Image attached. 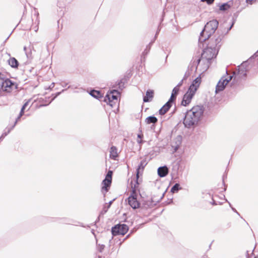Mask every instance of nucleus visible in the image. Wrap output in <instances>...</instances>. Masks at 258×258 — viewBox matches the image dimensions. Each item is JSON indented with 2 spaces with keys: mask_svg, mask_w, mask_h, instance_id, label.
<instances>
[{
  "mask_svg": "<svg viewBox=\"0 0 258 258\" xmlns=\"http://www.w3.org/2000/svg\"><path fill=\"white\" fill-rule=\"evenodd\" d=\"M112 180L109 181V179H108V180H105V178L102 180V187H101V192L103 194L104 197H105V193L107 192L111 184Z\"/></svg>",
  "mask_w": 258,
  "mask_h": 258,
  "instance_id": "ddd939ff",
  "label": "nucleus"
},
{
  "mask_svg": "<svg viewBox=\"0 0 258 258\" xmlns=\"http://www.w3.org/2000/svg\"><path fill=\"white\" fill-rule=\"evenodd\" d=\"M89 94L93 98L98 100H100L103 97V95L101 91L96 90L95 89H91L90 91Z\"/></svg>",
  "mask_w": 258,
  "mask_h": 258,
  "instance_id": "412c9836",
  "label": "nucleus"
},
{
  "mask_svg": "<svg viewBox=\"0 0 258 258\" xmlns=\"http://www.w3.org/2000/svg\"><path fill=\"white\" fill-rule=\"evenodd\" d=\"M67 89H62L60 92H56V93H55L54 94H52L51 96L48 97V99H50V98H51V99L50 100V101H49L48 103H47V104H41L40 105V107H41L46 106L48 105L57 96H58L59 95H60L62 92H64L66 90H67Z\"/></svg>",
  "mask_w": 258,
  "mask_h": 258,
  "instance_id": "f3484780",
  "label": "nucleus"
},
{
  "mask_svg": "<svg viewBox=\"0 0 258 258\" xmlns=\"http://www.w3.org/2000/svg\"><path fill=\"white\" fill-rule=\"evenodd\" d=\"M129 230V227L124 223H118L112 227L111 232L113 236L124 235Z\"/></svg>",
  "mask_w": 258,
  "mask_h": 258,
  "instance_id": "39448f33",
  "label": "nucleus"
},
{
  "mask_svg": "<svg viewBox=\"0 0 258 258\" xmlns=\"http://www.w3.org/2000/svg\"><path fill=\"white\" fill-rule=\"evenodd\" d=\"M179 167L180 163L179 161H175L173 163L171 172V175L172 178H177Z\"/></svg>",
  "mask_w": 258,
  "mask_h": 258,
  "instance_id": "4468645a",
  "label": "nucleus"
},
{
  "mask_svg": "<svg viewBox=\"0 0 258 258\" xmlns=\"http://www.w3.org/2000/svg\"><path fill=\"white\" fill-rule=\"evenodd\" d=\"M137 194L136 190V185H135L134 188H133L132 193L130 195V207L133 209H136L140 207V203L137 200Z\"/></svg>",
  "mask_w": 258,
  "mask_h": 258,
  "instance_id": "9d476101",
  "label": "nucleus"
},
{
  "mask_svg": "<svg viewBox=\"0 0 258 258\" xmlns=\"http://www.w3.org/2000/svg\"><path fill=\"white\" fill-rule=\"evenodd\" d=\"M234 25V22H232V24L231 25V26L228 28V30H227V33L229 32V31H230L232 27H233Z\"/></svg>",
  "mask_w": 258,
  "mask_h": 258,
  "instance_id": "09e8293b",
  "label": "nucleus"
},
{
  "mask_svg": "<svg viewBox=\"0 0 258 258\" xmlns=\"http://www.w3.org/2000/svg\"><path fill=\"white\" fill-rule=\"evenodd\" d=\"M50 101L49 99H48L46 97L45 98H41L40 100V102H41V104H47Z\"/></svg>",
  "mask_w": 258,
  "mask_h": 258,
  "instance_id": "58836bf2",
  "label": "nucleus"
},
{
  "mask_svg": "<svg viewBox=\"0 0 258 258\" xmlns=\"http://www.w3.org/2000/svg\"><path fill=\"white\" fill-rule=\"evenodd\" d=\"M257 56H258V50L250 57V58H253Z\"/></svg>",
  "mask_w": 258,
  "mask_h": 258,
  "instance_id": "de8ad7c7",
  "label": "nucleus"
},
{
  "mask_svg": "<svg viewBox=\"0 0 258 258\" xmlns=\"http://www.w3.org/2000/svg\"><path fill=\"white\" fill-rule=\"evenodd\" d=\"M109 208V207H108L107 205L104 204L102 210L100 212V216L104 215L107 212Z\"/></svg>",
  "mask_w": 258,
  "mask_h": 258,
  "instance_id": "72a5a7b5",
  "label": "nucleus"
},
{
  "mask_svg": "<svg viewBox=\"0 0 258 258\" xmlns=\"http://www.w3.org/2000/svg\"><path fill=\"white\" fill-rule=\"evenodd\" d=\"M71 86H69L68 87V88H71Z\"/></svg>",
  "mask_w": 258,
  "mask_h": 258,
  "instance_id": "338daca9",
  "label": "nucleus"
},
{
  "mask_svg": "<svg viewBox=\"0 0 258 258\" xmlns=\"http://www.w3.org/2000/svg\"><path fill=\"white\" fill-rule=\"evenodd\" d=\"M181 187H180V185L179 183H175L171 188L170 191L172 193H175L177 192Z\"/></svg>",
  "mask_w": 258,
  "mask_h": 258,
  "instance_id": "473e14b6",
  "label": "nucleus"
},
{
  "mask_svg": "<svg viewBox=\"0 0 258 258\" xmlns=\"http://www.w3.org/2000/svg\"><path fill=\"white\" fill-rule=\"evenodd\" d=\"M112 175H113V171L111 170H109L107 172V174L105 175V180H108V179H109V180H112Z\"/></svg>",
  "mask_w": 258,
  "mask_h": 258,
  "instance_id": "f704fd0d",
  "label": "nucleus"
},
{
  "mask_svg": "<svg viewBox=\"0 0 258 258\" xmlns=\"http://www.w3.org/2000/svg\"><path fill=\"white\" fill-rule=\"evenodd\" d=\"M154 92L152 90H148L146 92V96L144 97L143 101L145 102H149L153 97Z\"/></svg>",
  "mask_w": 258,
  "mask_h": 258,
  "instance_id": "b1692460",
  "label": "nucleus"
},
{
  "mask_svg": "<svg viewBox=\"0 0 258 258\" xmlns=\"http://www.w3.org/2000/svg\"><path fill=\"white\" fill-rule=\"evenodd\" d=\"M157 172L158 175L160 177H164L168 174L169 169L166 166H163L159 167Z\"/></svg>",
  "mask_w": 258,
  "mask_h": 258,
  "instance_id": "aec40b11",
  "label": "nucleus"
},
{
  "mask_svg": "<svg viewBox=\"0 0 258 258\" xmlns=\"http://www.w3.org/2000/svg\"><path fill=\"white\" fill-rule=\"evenodd\" d=\"M68 83L66 82H62L61 85L63 87H66Z\"/></svg>",
  "mask_w": 258,
  "mask_h": 258,
  "instance_id": "3c124183",
  "label": "nucleus"
},
{
  "mask_svg": "<svg viewBox=\"0 0 258 258\" xmlns=\"http://www.w3.org/2000/svg\"><path fill=\"white\" fill-rule=\"evenodd\" d=\"M128 237H129V234H127V235L126 236V237H125V238L124 239V240L125 239L127 238Z\"/></svg>",
  "mask_w": 258,
  "mask_h": 258,
  "instance_id": "680f3d73",
  "label": "nucleus"
},
{
  "mask_svg": "<svg viewBox=\"0 0 258 258\" xmlns=\"http://www.w3.org/2000/svg\"><path fill=\"white\" fill-rule=\"evenodd\" d=\"M179 90V88L176 86L173 88L171 97L169 99L170 101L173 102V101L176 99V95L178 94Z\"/></svg>",
  "mask_w": 258,
  "mask_h": 258,
  "instance_id": "a878e982",
  "label": "nucleus"
},
{
  "mask_svg": "<svg viewBox=\"0 0 258 258\" xmlns=\"http://www.w3.org/2000/svg\"><path fill=\"white\" fill-rule=\"evenodd\" d=\"M158 121L157 118L154 116H150L147 117L145 119V122L147 124L156 123Z\"/></svg>",
  "mask_w": 258,
  "mask_h": 258,
  "instance_id": "bb28decb",
  "label": "nucleus"
},
{
  "mask_svg": "<svg viewBox=\"0 0 258 258\" xmlns=\"http://www.w3.org/2000/svg\"><path fill=\"white\" fill-rule=\"evenodd\" d=\"M247 62H243L238 67V69L236 72H234L233 73V77L234 79H244L246 77L247 72Z\"/></svg>",
  "mask_w": 258,
  "mask_h": 258,
  "instance_id": "0eeeda50",
  "label": "nucleus"
},
{
  "mask_svg": "<svg viewBox=\"0 0 258 258\" xmlns=\"http://www.w3.org/2000/svg\"><path fill=\"white\" fill-rule=\"evenodd\" d=\"M208 67V64H207L206 66V67L205 68V70H207Z\"/></svg>",
  "mask_w": 258,
  "mask_h": 258,
  "instance_id": "e2e57ef3",
  "label": "nucleus"
},
{
  "mask_svg": "<svg viewBox=\"0 0 258 258\" xmlns=\"http://www.w3.org/2000/svg\"><path fill=\"white\" fill-rule=\"evenodd\" d=\"M226 201L229 203V206H230V207L231 208L233 212H235V213H236L238 216H240L239 213L236 211V210L234 208H233V207H232L231 206V204H230L229 202H228L227 201Z\"/></svg>",
  "mask_w": 258,
  "mask_h": 258,
  "instance_id": "79ce46f5",
  "label": "nucleus"
},
{
  "mask_svg": "<svg viewBox=\"0 0 258 258\" xmlns=\"http://www.w3.org/2000/svg\"><path fill=\"white\" fill-rule=\"evenodd\" d=\"M98 258H102V256L101 255H98Z\"/></svg>",
  "mask_w": 258,
  "mask_h": 258,
  "instance_id": "0e129e2a",
  "label": "nucleus"
},
{
  "mask_svg": "<svg viewBox=\"0 0 258 258\" xmlns=\"http://www.w3.org/2000/svg\"><path fill=\"white\" fill-rule=\"evenodd\" d=\"M30 99L27 100L22 106L20 113H21V115H23L25 112V110L27 106L29 105V103L30 101Z\"/></svg>",
  "mask_w": 258,
  "mask_h": 258,
  "instance_id": "2f4dec72",
  "label": "nucleus"
},
{
  "mask_svg": "<svg viewBox=\"0 0 258 258\" xmlns=\"http://www.w3.org/2000/svg\"><path fill=\"white\" fill-rule=\"evenodd\" d=\"M23 115H21V113H19V115L18 116V117L16 118V120H15V121L14 123V124L12 126V128H14V127L15 126V125H16V124L17 123V122L20 120V118Z\"/></svg>",
  "mask_w": 258,
  "mask_h": 258,
  "instance_id": "e433bc0d",
  "label": "nucleus"
},
{
  "mask_svg": "<svg viewBox=\"0 0 258 258\" xmlns=\"http://www.w3.org/2000/svg\"><path fill=\"white\" fill-rule=\"evenodd\" d=\"M128 75L129 74H126L123 78H121L118 82H117V85L120 90H122L123 88H125L124 85L125 84L127 83V82L129 79Z\"/></svg>",
  "mask_w": 258,
  "mask_h": 258,
  "instance_id": "6ab92c4d",
  "label": "nucleus"
},
{
  "mask_svg": "<svg viewBox=\"0 0 258 258\" xmlns=\"http://www.w3.org/2000/svg\"><path fill=\"white\" fill-rule=\"evenodd\" d=\"M233 76H229V79L225 78L224 77L221 78L216 86L215 92L218 93L219 92L223 91L226 85L229 83L230 81L231 80Z\"/></svg>",
  "mask_w": 258,
  "mask_h": 258,
  "instance_id": "1a4fd4ad",
  "label": "nucleus"
},
{
  "mask_svg": "<svg viewBox=\"0 0 258 258\" xmlns=\"http://www.w3.org/2000/svg\"><path fill=\"white\" fill-rule=\"evenodd\" d=\"M219 22L216 20H213L207 22L205 25L204 29L200 33L199 41L201 42L205 41L217 30Z\"/></svg>",
  "mask_w": 258,
  "mask_h": 258,
  "instance_id": "f03ea898",
  "label": "nucleus"
},
{
  "mask_svg": "<svg viewBox=\"0 0 258 258\" xmlns=\"http://www.w3.org/2000/svg\"><path fill=\"white\" fill-rule=\"evenodd\" d=\"M13 129V128H12V126L10 127L6 128L0 137V142L3 140V139L11 132Z\"/></svg>",
  "mask_w": 258,
  "mask_h": 258,
  "instance_id": "c85d7f7f",
  "label": "nucleus"
},
{
  "mask_svg": "<svg viewBox=\"0 0 258 258\" xmlns=\"http://www.w3.org/2000/svg\"><path fill=\"white\" fill-rule=\"evenodd\" d=\"M195 94V92L188 89L187 92L183 96V99L181 102V105L186 106L189 104Z\"/></svg>",
  "mask_w": 258,
  "mask_h": 258,
  "instance_id": "9b49d317",
  "label": "nucleus"
},
{
  "mask_svg": "<svg viewBox=\"0 0 258 258\" xmlns=\"http://www.w3.org/2000/svg\"><path fill=\"white\" fill-rule=\"evenodd\" d=\"M172 101H170V100L159 110V113L161 115L165 114L169 108L171 106V103Z\"/></svg>",
  "mask_w": 258,
  "mask_h": 258,
  "instance_id": "4be33fe9",
  "label": "nucleus"
},
{
  "mask_svg": "<svg viewBox=\"0 0 258 258\" xmlns=\"http://www.w3.org/2000/svg\"><path fill=\"white\" fill-rule=\"evenodd\" d=\"M32 49L34 50V47L33 46H29L28 47V50H27V52L25 53L27 58L29 60H31L33 57L32 52Z\"/></svg>",
  "mask_w": 258,
  "mask_h": 258,
  "instance_id": "c756f323",
  "label": "nucleus"
},
{
  "mask_svg": "<svg viewBox=\"0 0 258 258\" xmlns=\"http://www.w3.org/2000/svg\"><path fill=\"white\" fill-rule=\"evenodd\" d=\"M146 165V163L145 162L142 161L140 162V164L138 165V168L136 170V178H137V184H139V178L140 175H142L144 171V169L145 166Z\"/></svg>",
  "mask_w": 258,
  "mask_h": 258,
  "instance_id": "2eb2a0df",
  "label": "nucleus"
},
{
  "mask_svg": "<svg viewBox=\"0 0 258 258\" xmlns=\"http://www.w3.org/2000/svg\"><path fill=\"white\" fill-rule=\"evenodd\" d=\"M120 93L118 90L112 89L108 91L104 97L103 101L112 108L118 106V98Z\"/></svg>",
  "mask_w": 258,
  "mask_h": 258,
  "instance_id": "20e7f679",
  "label": "nucleus"
},
{
  "mask_svg": "<svg viewBox=\"0 0 258 258\" xmlns=\"http://www.w3.org/2000/svg\"><path fill=\"white\" fill-rule=\"evenodd\" d=\"M24 51L25 52V53L27 52V50H28V47H27L26 46L24 47Z\"/></svg>",
  "mask_w": 258,
  "mask_h": 258,
  "instance_id": "5fc2aeb1",
  "label": "nucleus"
},
{
  "mask_svg": "<svg viewBox=\"0 0 258 258\" xmlns=\"http://www.w3.org/2000/svg\"><path fill=\"white\" fill-rule=\"evenodd\" d=\"M18 88V84L0 73V89L3 92L11 93L13 89Z\"/></svg>",
  "mask_w": 258,
  "mask_h": 258,
  "instance_id": "7ed1b4c3",
  "label": "nucleus"
},
{
  "mask_svg": "<svg viewBox=\"0 0 258 258\" xmlns=\"http://www.w3.org/2000/svg\"><path fill=\"white\" fill-rule=\"evenodd\" d=\"M100 217H101V216H100V214H99L98 217H97V219L96 220L95 222L94 223V225H96V223L99 222V221H100Z\"/></svg>",
  "mask_w": 258,
  "mask_h": 258,
  "instance_id": "a18cd8bd",
  "label": "nucleus"
},
{
  "mask_svg": "<svg viewBox=\"0 0 258 258\" xmlns=\"http://www.w3.org/2000/svg\"><path fill=\"white\" fill-rule=\"evenodd\" d=\"M8 63H9V64L12 68H15V69L18 68L19 66V61L17 60V59L16 58H15L14 57H11L8 60Z\"/></svg>",
  "mask_w": 258,
  "mask_h": 258,
  "instance_id": "5701e85b",
  "label": "nucleus"
},
{
  "mask_svg": "<svg viewBox=\"0 0 258 258\" xmlns=\"http://www.w3.org/2000/svg\"><path fill=\"white\" fill-rule=\"evenodd\" d=\"M255 0H246V2L250 4H252L253 2H254Z\"/></svg>",
  "mask_w": 258,
  "mask_h": 258,
  "instance_id": "603ef678",
  "label": "nucleus"
},
{
  "mask_svg": "<svg viewBox=\"0 0 258 258\" xmlns=\"http://www.w3.org/2000/svg\"><path fill=\"white\" fill-rule=\"evenodd\" d=\"M124 202L126 205H129V197L125 199Z\"/></svg>",
  "mask_w": 258,
  "mask_h": 258,
  "instance_id": "49530a36",
  "label": "nucleus"
},
{
  "mask_svg": "<svg viewBox=\"0 0 258 258\" xmlns=\"http://www.w3.org/2000/svg\"><path fill=\"white\" fill-rule=\"evenodd\" d=\"M117 148L115 146H112L110 148V158L115 159L117 157Z\"/></svg>",
  "mask_w": 258,
  "mask_h": 258,
  "instance_id": "393cba45",
  "label": "nucleus"
},
{
  "mask_svg": "<svg viewBox=\"0 0 258 258\" xmlns=\"http://www.w3.org/2000/svg\"><path fill=\"white\" fill-rule=\"evenodd\" d=\"M126 166H127V175L129 174V167H130V166H129V164L126 162Z\"/></svg>",
  "mask_w": 258,
  "mask_h": 258,
  "instance_id": "4d7b16f0",
  "label": "nucleus"
},
{
  "mask_svg": "<svg viewBox=\"0 0 258 258\" xmlns=\"http://www.w3.org/2000/svg\"><path fill=\"white\" fill-rule=\"evenodd\" d=\"M53 219L54 218L50 217L41 216L39 217L38 220L40 222H41L43 224H45L47 222L52 221V219Z\"/></svg>",
  "mask_w": 258,
  "mask_h": 258,
  "instance_id": "cd10ccee",
  "label": "nucleus"
},
{
  "mask_svg": "<svg viewBox=\"0 0 258 258\" xmlns=\"http://www.w3.org/2000/svg\"><path fill=\"white\" fill-rule=\"evenodd\" d=\"M158 33H159V31H157L156 32V35L155 36V37H154V39L152 41H151V42H153V43L154 42L155 40H156V39L157 38V35H158Z\"/></svg>",
  "mask_w": 258,
  "mask_h": 258,
  "instance_id": "8fccbe9b",
  "label": "nucleus"
},
{
  "mask_svg": "<svg viewBox=\"0 0 258 258\" xmlns=\"http://www.w3.org/2000/svg\"><path fill=\"white\" fill-rule=\"evenodd\" d=\"M116 198L113 199V200L109 201L108 203H105L106 205H107L108 207H110L111 205L113 203V202L115 200Z\"/></svg>",
  "mask_w": 258,
  "mask_h": 258,
  "instance_id": "37998d69",
  "label": "nucleus"
},
{
  "mask_svg": "<svg viewBox=\"0 0 258 258\" xmlns=\"http://www.w3.org/2000/svg\"><path fill=\"white\" fill-rule=\"evenodd\" d=\"M35 28H36V29L35 30V31H36H36L38 30V27H37V26H35Z\"/></svg>",
  "mask_w": 258,
  "mask_h": 258,
  "instance_id": "052dcab7",
  "label": "nucleus"
},
{
  "mask_svg": "<svg viewBox=\"0 0 258 258\" xmlns=\"http://www.w3.org/2000/svg\"><path fill=\"white\" fill-rule=\"evenodd\" d=\"M215 0H201L202 2H206L208 5H211L213 4Z\"/></svg>",
  "mask_w": 258,
  "mask_h": 258,
  "instance_id": "ea45409f",
  "label": "nucleus"
},
{
  "mask_svg": "<svg viewBox=\"0 0 258 258\" xmlns=\"http://www.w3.org/2000/svg\"><path fill=\"white\" fill-rule=\"evenodd\" d=\"M213 205H215L216 204L215 203V202H213L212 203Z\"/></svg>",
  "mask_w": 258,
  "mask_h": 258,
  "instance_id": "69168bd1",
  "label": "nucleus"
},
{
  "mask_svg": "<svg viewBox=\"0 0 258 258\" xmlns=\"http://www.w3.org/2000/svg\"><path fill=\"white\" fill-rule=\"evenodd\" d=\"M183 80L184 79H182L181 80L179 83L178 84L176 85V87H178L179 88V87L182 85L183 84Z\"/></svg>",
  "mask_w": 258,
  "mask_h": 258,
  "instance_id": "c03bdc74",
  "label": "nucleus"
},
{
  "mask_svg": "<svg viewBox=\"0 0 258 258\" xmlns=\"http://www.w3.org/2000/svg\"><path fill=\"white\" fill-rule=\"evenodd\" d=\"M204 111L205 107L203 105H197L194 106L186 113H190L191 115L194 116L195 119L199 122L201 120L203 116Z\"/></svg>",
  "mask_w": 258,
  "mask_h": 258,
  "instance_id": "423d86ee",
  "label": "nucleus"
},
{
  "mask_svg": "<svg viewBox=\"0 0 258 258\" xmlns=\"http://www.w3.org/2000/svg\"><path fill=\"white\" fill-rule=\"evenodd\" d=\"M153 43V42H150L149 43V44L148 45H147L146 48L143 52L142 55L141 56V58H140V61H141V63L142 62L145 61L146 57L149 53V52L150 50V49H151V45H152Z\"/></svg>",
  "mask_w": 258,
  "mask_h": 258,
  "instance_id": "a211bd4d",
  "label": "nucleus"
},
{
  "mask_svg": "<svg viewBox=\"0 0 258 258\" xmlns=\"http://www.w3.org/2000/svg\"><path fill=\"white\" fill-rule=\"evenodd\" d=\"M96 241L97 242V239H96ZM97 249H98V251H99L100 252H102L105 248V245L104 244H98L97 243Z\"/></svg>",
  "mask_w": 258,
  "mask_h": 258,
  "instance_id": "c9c22d12",
  "label": "nucleus"
},
{
  "mask_svg": "<svg viewBox=\"0 0 258 258\" xmlns=\"http://www.w3.org/2000/svg\"><path fill=\"white\" fill-rule=\"evenodd\" d=\"M198 122L195 117L191 115L190 113H186L184 120L183 124L186 127L190 128L198 124Z\"/></svg>",
  "mask_w": 258,
  "mask_h": 258,
  "instance_id": "6e6552de",
  "label": "nucleus"
},
{
  "mask_svg": "<svg viewBox=\"0 0 258 258\" xmlns=\"http://www.w3.org/2000/svg\"><path fill=\"white\" fill-rule=\"evenodd\" d=\"M221 38L218 36L215 39L210 41L208 47L204 49L201 54V58L197 60L198 66H199L201 61H205L209 63L211 59L216 56L221 45Z\"/></svg>",
  "mask_w": 258,
  "mask_h": 258,
  "instance_id": "f257e3e1",
  "label": "nucleus"
},
{
  "mask_svg": "<svg viewBox=\"0 0 258 258\" xmlns=\"http://www.w3.org/2000/svg\"><path fill=\"white\" fill-rule=\"evenodd\" d=\"M127 189L129 188V186L128 185V184L129 183V178L127 179Z\"/></svg>",
  "mask_w": 258,
  "mask_h": 258,
  "instance_id": "bf43d9fd",
  "label": "nucleus"
},
{
  "mask_svg": "<svg viewBox=\"0 0 258 258\" xmlns=\"http://www.w3.org/2000/svg\"><path fill=\"white\" fill-rule=\"evenodd\" d=\"M55 84L54 83H52L50 86L47 87H45V89L46 90H51L52 88L54 87Z\"/></svg>",
  "mask_w": 258,
  "mask_h": 258,
  "instance_id": "a19ab883",
  "label": "nucleus"
},
{
  "mask_svg": "<svg viewBox=\"0 0 258 258\" xmlns=\"http://www.w3.org/2000/svg\"><path fill=\"white\" fill-rule=\"evenodd\" d=\"M230 8V5L228 3H224L221 5H219V10L221 11H225L227 10Z\"/></svg>",
  "mask_w": 258,
  "mask_h": 258,
  "instance_id": "7c9ffc66",
  "label": "nucleus"
},
{
  "mask_svg": "<svg viewBox=\"0 0 258 258\" xmlns=\"http://www.w3.org/2000/svg\"><path fill=\"white\" fill-rule=\"evenodd\" d=\"M91 233L95 236V237H96V235H95V231H94V229H92Z\"/></svg>",
  "mask_w": 258,
  "mask_h": 258,
  "instance_id": "13d9d810",
  "label": "nucleus"
},
{
  "mask_svg": "<svg viewBox=\"0 0 258 258\" xmlns=\"http://www.w3.org/2000/svg\"><path fill=\"white\" fill-rule=\"evenodd\" d=\"M201 82V78L199 77L196 78L192 82L191 85L189 86L188 89L195 92L197 91V89L199 87Z\"/></svg>",
  "mask_w": 258,
  "mask_h": 258,
  "instance_id": "dca6fc26",
  "label": "nucleus"
},
{
  "mask_svg": "<svg viewBox=\"0 0 258 258\" xmlns=\"http://www.w3.org/2000/svg\"><path fill=\"white\" fill-rule=\"evenodd\" d=\"M143 135L141 134L138 135V139H137V141L140 144H142L143 142V141L141 140V139L143 138Z\"/></svg>",
  "mask_w": 258,
  "mask_h": 258,
  "instance_id": "4c0bfd02",
  "label": "nucleus"
},
{
  "mask_svg": "<svg viewBox=\"0 0 258 258\" xmlns=\"http://www.w3.org/2000/svg\"><path fill=\"white\" fill-rule=\"evenodd\" d=\"M55 221H59V223L64 224H72V223H77L79 226L84 227L83 224L80 222L74 221L73 219L67 218V217H62V218H55Z\"/></svg>",
  "mask_w": 258,
  "mask_h": 258,
  "instance_id": "f8f14e48",
  "label": "nucleus"
},
{
  "mask_svg": "<svg viewBox=\"0 0 258 258\" xmlns=\"http://www.w3.org/2000/svg\"><path fill=\"white\" fill-rule=\"evenodd\" d=\"M12 33L8 36V37L6 39V40L4 41V42H3V45H4L5 44V43L6 42V41H7V40L9 38L10 35H11Z\"/></svg>",
  "mask_w": 258,
  "mask_h": 258,
  "instance_id": "864d4df0",
  "label": "nucleus"
},
{
  "mask_svg": "<svg viewBox=\"0 0 258 258\" xmlns=\"http://www.w3.org/2000/svg\"><path fill=\"white\" fill-rule=\"evenodd\" d=\"M144 62H143V63H144ZM140 63H141V62H140ZM142 63H143V62H142V63H141V64H140V66H139V69H139V70H140V68H141V69H142V68H143V66H144V64H143V65H142Z\"/></svg>",
  "mask_w": 258,
  "mask_h": 258,
  "instance_id": "6e6d98bb",
  "label": "nucleus"
}]
</instances>
